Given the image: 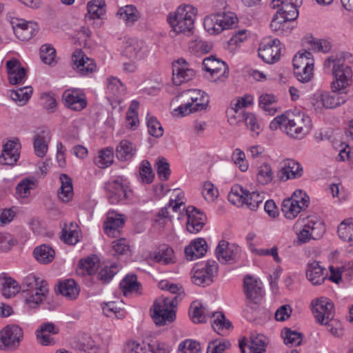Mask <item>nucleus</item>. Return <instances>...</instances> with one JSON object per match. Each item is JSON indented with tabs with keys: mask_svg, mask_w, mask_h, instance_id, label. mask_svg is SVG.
Masks as SVG:
<instances>
[{
	"mask_svg": "<svg viewBox=\"0 0 353 353\" xmlns=\"http://www.w3.org/2000/svg\"><path fill=\"white\" fill-rule=\"evenodd\" d=\"M59 179L61 185L58 192L59 198L63 202H68L73 196L72 179L65 174H61Z\"/></svg>",
	"mask_w": 353,
	"mask_h": 353,
	"instance_id": "2f4dec72",
	"label": "nucleus"
},
{
	"mask_svg": "<svg viewBox=\"0 0 353 353\" xmlns=\"http://www.w3.org/2000/svg\"><path fill=\"white\" fill-rule=\"evenodd\" d=\"M50 139V133L48 130H41L34 136V150L37 157H43L46 154Z\"/></svg>",
	"mask_w": 353,
	"mask_h": 353,
	"instance_id": "cd10ccee",
	"label": "nucleus"
},
{
	"mask_svg": "<svg viewBox=\"0 0 353 353\" xmlns=\"http://www.w3.org/2000/svg\"><path fill=\"white\" fill-rule=\"evenodd\" d=\"M325 68H332L334 81L331 83L332 92L347 93L346 89L352 83L353 70L351 66L345 63L342 56L332 55L324 62Z\"/></svg>",
	"mask_w": 353,
	"mask_h": 353,
	"instance_id": "20e7f679",
	"label": "nucleus"
},
{
	"mask_svg": "<svg viewBox=\"0 0 353 353\" xmlns=\"http://www.w3.org/2000/svg\"><path fill=\"white\" fill-rule=\"evenodd\" d=\"M185 214L188 216L187 230L192 234L200 232L205 224V215L193 206H188L186 208Z\"/></svg>",
	"mask_w": 353,
	"mask_h": 353,
	"instance_id": "aec40b11",
	"label": "nucleus"
},
{
	"mask_svg": "<svg viewBox=\"0 0 353 353\" xmlns=\"http://www.w3.org/2000/svg\"><path fill=\"white\" fill-rule=\"evenodd\" d=\"M63 99L65 105L72 110L80 111L87 105V101L84 94L77 90H65L63 94Z\"/></svg>",
	"mask_w": 353,
	"mask_h": 353,
	"instance_id": "393cba45",
	"label": "nucleus"
},
{
	"mask_svg": "<svg viewBox=\"0 0 353 353\" xmlns=\"http://www.w3.org/2000/svg\"><path fill=\"white\" fill-rule=\"evenodd\" d=\"M140 283L137 281V276L134 274L127 275L120 282V288L124 295L131 292H138L140 288Z\"/></svg>",
	"mask_w": 353,
	"mask_h": 353,
	"instance_id": "49530a36",
	"label": "nucleus"
},
{
	"mask_svg": "<svg viewBox=\"0 0 353 353\" xmlns=\"http://www.w3.org/2000/svg\"><path fill=\"white\" fill-rule=\"evenodd\" d=\"M174 250L168 245H160L154 252L153 258L157 262H162L163 264L173 263Z\"/></svg>",
	"mask_w": 353,
	"mask_h": 353,
	"instance_id": "4c0bfd02",
	"label": "nucleus"
},
{
	"mask_svg": "<svg viewBox=\"0 0 353 353\" xmlns=\"http://www.w3.org/2000/svg\"><path fill=\"white\" fill-rule=\"evenodd\" d=\"M99 268V261L96 256L88 257L85 259L80 260L77 270L79 275L95 276L97 271Z\"/></svg>",
	"mask_w": 353,
	"mask_h": 353,
	"instance_id": "c85d7f7f",
	"label": "nucleus"
},
{
	"mask_svg": "<svg viewBox=\"0 0 353 353\" xmlns=\"http://www.w3.org/2000/svg\"><path fill=\"white\" fill-rule=\"evenodd\" d=\"M272 130L281 129L290 137L301 139L312 128L310 117L301 111H289L276 117L270 123Z\"/></svg>",
	"mask_w": 353,
	"mask_h": 353,
	"instance_id": "f257e3e1",
	"label": "nucleus"
},
{
	"mask_svg": "<svg viewBox=\"0 0 353 353\" xmlns=\"http://www.w3.org/2000/svg\"><path fill=\"white\" fill-rule=\"evenodd\" d=\"M119 268L117 265L114 263L110 266L101 267L98 272L95 274L97 279L101 282L103 284L109 283L113 276L118 272Z\"/></svg>",
	"mask_w": 353,
	"mask_h": 353,
	"instance_id": "8fccbe9b",
	"label": "nucleus"
},
{
	"mask_svg": "<svg viewBox=\"0 0 353 353\" xmlns=\"http://www.w3.org/2000/svg\"><path fill=\"white\" fill-rule=\"evenodd\" d=\"M217 270L218 264L215 261H208L205 267L196 265L192 269V282L199 286L210 285L213 282Z\"/></svg>",
	"mask_w": 353,
	"mask_h": 353,
	"instance_id": "0eeeda50",
	"label": "nucleus"
},
{
	"mask_svg": "<svg viewBox=\"0 0 353 353\" xmlns=\"http://www.w3.org/2000/svg\"><path fill=\"white\" fill-rule=\"evenodd\" d=\"M301 3V0H280L277 12L285 17V19L294 21L298 17L297 6Z\"/></svg>",
	"mask_w": 353,
	"mask_h": 353,
	"instance_id": "a878e982",
	"label": "nucleus"
},
{
	"mask_svg": "<svg viewBox=\"0 0 353 353\" xmlns=\"http://www.w3.org/2000/svg\"><path fill=\"white\" fill-rule=\"evenodd\" d=\"M178 351L179 353H201L199 343L190 339L180 343Z\"/></svg>",
	"mask_w": 353,
	"mask_h": 353,
	"instance_id": "0e129e2a",
	"label": "nucleus"
},
{
	"mask_svg": "<svg viewBox=\"0 0 353 353\" xmlns=\"http://www.w3.org/2000/svg\"><path fill=\"white\" fill-rule=\"evenodd\" d=\"M196 9L190 5L179 6L176 12L168 18L172 30L176 34L190 35L192 33Z\"/></svg>",
	"mask_w": 353,
	"mask_h": 353,
	"instance_id": "39448f33",
	"label": "nucleus"
},
{
	"mask_svg": "<svg viewBox=\"0 0 353 353\" xmlns=\"http://www.w3.org/2000/svg\"><path fill=\"white\" fill-rule=\"evenodd\" d=\"M256 179L261 185H266L272 181L273 172L269 164L265 163L259 167Z\"/></svg>",
	"mask_w": 353,
	"mask_h": 353,
	"instance_id": "4d7b16f0",
	"label": "nucleus"
},
{
	"mask_svg": "<svg viewBox=\"0 0 353 353\" xmlns=\"http://www.w3.org/2000/svg\"><path fill=\"white\" fill-rule=\"evenodd\" d=\"M148 132L156 138L161 137L163 134V129L161 124L154 117H150L147 121Z\"/></svg>",
	"mask_w": 353,
	"mask_h": 353,
	"instance_id": "338daca9",
	"label": "nucleus"
},
{
	"mask_svg": "<svg viewBox=\"0 0 353 353\" xmlns=\"http://www.w3.org/2000/svg\"><path fill=\"white\" fill-rule=\"evenodd\" d=\"M338 234L340 239L344 241H353V218L345 219L339 224Z\"/></svg>",
	"mask_w": 353,
	"mask_h": 353,
	"instance_id": "de8ad7c7",
	"label": "nucleus"
},
{
	"mask_svg": "<svg viewBox=\"0 0 353 353\" xmlns=\"http://www.w3.org/2000/svg\"><path fill=\"white\" fill-rule=\"evenodd\" d=\"M203 65L205 70L209 72L212 77H216L214 80V81L223 82L228 77L229 68L226 63L214 56L205 58L203 61Z\"/></svg>",
	"mask_w": 353,
	"mask_h": 353,
	"instance_id": "9b49d317",
	"label": "nucleus"
},
{
	"mask_svg": "<svg viewBox=\"0 0 353 353\" xmlns=\"http://www.w3.org/2000/svg\"><path fill=\"white\" fill-rule=\"evenodd\" d=\"M261 285V282L259 280L254 279L253 276L247 275L244 278V292L247 299L249 300L247 307L252 308V305L257 304L259 300L262 298L263 292Z\"/></svg>",
	"mask_w": 353,
	"mask_h": 353,
	"instance_id": "ddd939ff",
	"label": "nucleus"
},
{
	"mask_svg": "<svg viewBox=\"0 0 353 353\" xmlns=\"http://www.w3.org/2000/svg\"><path fill=\"white\" fill-rule=\"evenodd\" d=\"M303 174L301 165L294 159H285L281 163V168L277 173L278 178L283 181L301 177Z\"/></svg>",
	"mask_w": 353,
	"mask_h": 353,
	"instance_id": "6ab92c4d",
	"label": "nucleus"
},
{
	"mask_svg": "<svg viewBox=\"0 0 353 353\" xmlns=\"http://www.w3.org/2000/svg\"><path fill=\"white\" fill-rule=\"evenodd\" d=\"M11 24L16 37L22 41L30 39L39 30L37 23L23 19H13Z\"/></svg>",
	"mask_w": 353,
	"mask_h": 353,
	"instance_id": "dca6fc26",
	"label": "nucleus"
},
{
	"mask_svg": "<svg viewBox=\"0 0 353 353\" xmlns=\"http://www.w3.org/2000/svg\"><path fill=\"white\" fill-rule=\"evenodd\" d=\"M168 292L172 296L159 297L154 301L153 308L151 309V316L158 326L165 325L175 320L174 308L184 296L182 288L174 283H170Z\"/></svg>",
	"mask_w": 353,
	"mask_h": 353,
	"instance_id": "f03ea898",
	"label": "nucleus"
},
{
	"mask_svg": "<svg viewBox=\"0 0 353 353\" xmlns=\"http://www.w3.org/2000/svg\"><path fill=\"white\" fill-rule=\"evenodd\" d=\"M208 248L206 241L203 238H198L192 240L190 243L185 248L184 253L188 261H194L203 256Z\"/></svg>",
	"mask_w": 353,
	"mask_h": 353,
	"instance_id": "b1692460",
	"label": "nucleus"
},
{
	"mask_svg": "<svg viewBox=\"0 0 353 353\" xmlns=\"http://www.w3.org/2000/svg\"><path fill=\"white\" fill-rule=\"evenodd\" d=\"M280 41L277 39L262 42L258 52L259 56L267 63H274L280 58Z\"/></svg>",
	"mask_w": 353,
	"mask_h": 353,
	"instance_id": "4468645a",
	"label": "nucleus"
},
{
	"mask_svg": "<svg viewBox=\"0 0 353 353\" xmlns=\"http://www.w3.org/2000/svg\"><path fill=\"white\" fill-rule=\"evenodd\" d=\"M182 101H188L192 104L193 108L199 111L205 110L208 106L209 97L201 90L192 89L183 91L181 95Z\"/></svg>",
	"mask_w": 353,
	"mask_h": 353,
	"instance_id": "f3484780",
	"label": "nucleus"
},
{
	"mask_svg": "<svg viewBox=\"0 0 353 353\" xmlns=\"http://www.w3.org/2000/svg\"><path fill=\"white\" fill-rule=\"evenodd\" d=\"M210 318L212 327L220 335L226 334L232 327V323L226 319L225 315L221 312L211 313Z\"/></svg>",
	"mask_w": 353,
	"mask_h": 353,
	"instance_id": "bb28decb",
	"label": "nucleus"
},
{
	"mask_svg": "<svg viewBox=\"0 0 353 353\" xmlns=\"http://www.w3.org/2000/svg\"><path fill=\"white\" fill-rule=\"evenodd\" d=\"M117 17L127 26H132L138 20L139 12L134 6L128 5L118 10Z\"/></svg>",
	"mask_w": 353,
	"mask_h": 353,
	"instance_id": "7c9ffc66",
	"label": "nucleus"
},
{
	"mask_svg": "<svg viewBox=\"0 0 353 353\" xmlns=\"http://www.w3.org/2000/svg\"><path fill=\"white\" fill-rule=\"evenodd\" d=\"M139 174L143 182L145 183H150L152 182L154 174L152 172V166L148 161L143 160L141 162Z\"/></svg>",
	"mask_w": 353,
	"mask_h": 353,
	"instance_id": "774afa93",
	"label": "nucleus"
},
{
	"mask_svg": "<svg viewBox=\"0 0 353 353\" xmlns=\"http://www.w3.org/2000/svg\"><path fill=\"white\" fill-rule=\"evenodd\" d=\"M107 198L110 203L116 205L128 197L129 188L121 177L105 183Z\"/></svg>",
	"mask_w": 353,
	"mask_h": 353,
	"instance_id": "6e6552de",
	"label": "nucleus"
},
{
	"mask_svg": "<svg viewBox=\"0 0 353 353\" xmlns=\"http://www.w3.org/2000/svg\"><path fill=\"white\" fill-rule=\"evenodd\" d=\"M77 225L76 223H71L69 228L68 229L65 226L62 229L61 239L65 243L70 245H75L79 241V232L77 230Z\"/></svg>",
	"mask_w": 353,
	"mask_h": 353,
	"instance_id": "09e8293b",
	"label": "nucleus"
},
{
	"mask_svg": "<svg viewBox=\"0 0 353 353\" xmlns=\"http://www.w3.org/2000/svg\"><path fill=\"white\" fill-rule=\"evenodd\" d=\"M32 94V88L30 86L20 88L16 90H12L10 92V98L22 104H25L30 98Z\"/></svg>",
	"mask_w": 353,
	"mask_h": 353,
	"instance_id": "13d9d810",
	"label": "nucleus"
},
{
	"mask_svg": "<svg viewBox=\"0 0 353 353\" xmlns=\"http://www.w3.org/2000/svg\"><path fill=\"white\" fill-rule=\"evenodd\" d=\"M305 208H302L298 203H294L293 199H285L281 205V210L285 218L288 219H294L296 216Z\"/></svg>",
	"mask_w": 353,
	"mask_h": 353,
	"instance_id": "37998d69",
	"label": "nucleus"
},
{
	"mask_svg": "<svg viewBox=\"0 0 353 353\" xmlns=\"http://www.w3.org/2000/svg\"><path fill=\"white\" fill-rule=\"evenodd\" d=\"M36 180L23 179L16 188L17 194L21 198H27L30 194V190L36 187Z\"/></svg>",
	"mask_w": 353,
	"mask_h": 353,
	"instance_id": "052dcab7",
	"label": "nucleus"
},
{
	"mask_svg": "<svg viewBox=\"0 0 353 353\" xmlns=\"http://www.w3.org/2000/svg\"><path fill=\"white\" fill-rule=\"evenodd\" d=\"M236 21V16L233 12H216L205 17L203 26L210 34H217L223 30L232 28Z\"/></svg>",
	"mask_w": 353,
	"mask_h": 353,
	"instance_id": "423d86ee",
	"label": "nucleus"
},
{
	"mask_svg": "<svg viewBox=\"0 0 353 353\" xmlns=\"http://www.w3.org/2000/svg\"><path fill=\"white\" fill-rule=\"evenodd\" d=\"M195 74L194 70L188 68V63L184 59H179L172 64V81L174 85H180L191 80Z\"/></svg>",
	"mask_w": 353,
	"mask_h": 353,
	"instance_id": "a211bd4d",
	"label": "nucleus"
},
{
	"mask_svg": "<svg viewBox=\"0 0 353 353\" xmlns=\"http://www.w3.org/2000/svg\"><path fill=\"white\" fill-rule=\"evenodd\" d=\"M23 336L22 329L17 325H9L0 331V341L4 349L14 350Z\"/></svg>",
	"mask_w": 353,
	"mask_h": 353,
	"instance_id": "9d476101",
	"label": "nucleus"
},
{
	"mask_svg": "<svg viewBox=\"0 0 353 353\" xmlns=\"http://www.w3.org/2000/svg\"><path fill=\"white\" fill-rule=\"evenodd\" d=\"M241 248L239 245L222 240L221 241L215 250L216 256L219 261L221 263H234L236 262L241 254Z\"/></svg>",
	"mask_w": 353,
	"mask_h": 353,
	"instance_id": "1a4fd4ad",
	"label": "nucleus"
},
{
	"mask_svg": "<svg viewBox=\"0 0 353 353\" xmlns=\"http://www.w3.org/2000/svg\"><path fill=\"white\" fill-rule=\"evenodd\" d=\"M4 282L2 284L1 292L6 298H11L22 291V283L21 285L14 279L6 276L3 274Z\"/></svg>",
	"mask_w": 353,
	"mask_h": 353,
	"instance_id": "e433bc0d",
	"label": "nucleus"
},
{
	"mask_svg": "<svg viewBox=\"0 0 353 353\" xmlns=\"http://www.w3.org/2000/svg\"><path fill=\"white\" fill-rule=\"evenodd\" d=\"M157 172L162 181H167L170 174V165L164 157L158 158L156 162Z\"/></svg>",
	"mask_w": 353,
	"mask_h": 353,
	"instance_id": "e2e57ef3",
	"label": "nucleus"
},
{
	"mask_svg": "<svg viewBox=\"0 0 353 353\" xmlns=\"http://www.w3.org/2000/svg\"><path fill=\"white\" fill-rule=\"evenodd\" d=\"M302 220L305 224V228L307 229L312 234V239H319L325 232V227L323 221L314 215L304 216L302 214L298 221Z\"/></svg>",
	"mask_w": 353,
	"mask_h": 353,
	"instance_id": "5701e85b",
	"label": "nucleus"
},
{
	"mask_svg": "<svg viewBox=\"0 0 353 353\" xmlns=\"http://www.w3.org/2000/svg\"><path fill=\"white\" fill-rule=\"evenodd\" d=\"M294 71L301 68L314 67V59L312 53L309 51H299L293 59Z\"/></svg>",
	"mask_w": 353,
	"mask_h": 353,
	"instance_id": "a19ab883",
	"label": "nucleus"
},
{
	"mask_svg": "<svg viewBox=\"0 0 353 353\" xmlns=\"http://www.w3.org/2000/svg\"><path fill=\"white\" fill-rule=\"evenodd\" d=\"M59 292L70 300L76 299L79 294V288L73 279H67L59 285Z\"/></svg>",
	"mask_w": 353,
	"mask_h": 353,
	"instance_id": "c9c22d12",
	"label": "nucleus"
},
{
	"mask_svg": "<svg viewBox=\"0 0 353 353\" xmlns=\"http://www.w3.org/2000/svg\"><path fill=\"white\" fill-rule=\"evenodd\" d=\"M22 292L25 294V305L29 308L36 309L48 299L50 294L49 284L42 277L30 274L22 281Z\"/></svg>",
	"mask_w": 353,
	"mask_h": 353,
	"instance_id": "7ed1b4c3",
	"label": "nucleus"
},
{
	"mask_svg": "<svg viewBox=\"0 0 353 353\" xmlns=\"http://www.w3.org/2000/svg\"><path fill=\"white\" fill-rule=\"evenodd\" d=\"M324 270L319 262L314 261L308 263L306 276L313 285H321L327 278V275L324 274Z\"/></svg>",
	"mask_w": 353,
	"mask_h": 353,
	"instance_id": "c756f323",
	"label": "nucleus"
},
{
	"mask_svg": "<svg viewBox=\"0 0 353 353\" xmlns=\"http://www.w3.org/2000/svg\"><path fill=\"white\" fill-rule=\"evenodd\" d=\"M146 52L147 46L144 41L129 39L125 42L122 54L130 61H138L145 57Z\"/></svg>",
	"mask_w": 353,
	"mask_h": 353,
	"instance_id": "2eb2a0df",
	"label": "nucleus"
},
{
	"mask_svg": "<svg viewBox=\"0 0 353 353\" xmlns=\"http://www.w3.org/2000/svg\"><path fill=\"white\" fill-rule=\"evenodd\" d=\"M312 310L316 321L321 324L328 325L334 319V304L327 298L317 299Z\"/></svg>",
	"mask_w": 353,
	"mask_h": 353,
	"instance_id": "f8f14e48",
	"label": "nucleus"
},
{
	"mask_svg": "<svg viewBox=\"0 0 353 353\" xmlns=\"http://www.w3.org/2000/svg\"><path fill=\"white\" fill-rule=\"evenodd\" d=\"M284 343L287 345L297 346L301 344L303 336L301 333L285 327L281 332Z\"/></svg>",
	"mask_w": 353,
	"mask_h": 353,
	"instance_id": "5fc2aeb1",
	"label": "nucleus"
},
{
	"mask_svg": "<svg viewBox=\"0 0 353 353\" xmlns=\"http://www.w3.org/2000/svg\"><path fill=\"white\" fill-rule=\"evenodd\" d=\"M183 202L177 203L175 201H170L169 203L164 208H162L157 213L154 221L158 223L161 228H163L168 220H171V216H169V209H172L173 212L177 210L183 205Z\"/></svg>",
	"mask_w": 353,
	"mask_h": 353,
	"instance_id": "473e14b6",
	"label": "nucleus"
},
{
	"mask_svg": "<svg viewBox=\"0 0 353 353\" xmlns=\"http://www.w3.org/2000/svg\"><path fill=\"white\" fill-rule=\"evenodd\" d=\"M107 82L108 92L113 97H119L125 94V88L119 79L109 77Z\"/></svg>",
	"mask_w": 353,
	"mask_h": 353,
	"instance_id": "6e6d98bb",
	"label": "nucleus"
},
{
	"mask_svg": "<svg viewBox=\"0 0 353 353\" xmlns=\"http://www.w3.org/2000/svg\"><path fill=\"white\" fill-rule=\"evenodd\" d=\"M124 219L122 218L108 216L104 223V231L112 237H117L120 234V228L124 225Z\"/></svg>",
	"mask_w": 353,
	"mask_h": 353,
	"instance_id": "58836bf2",
	"label": "nucleus"
},
{
	"mask_svg": "<svg viewBox=\"0 0 353 353\" xmlns=\"http://www.w3.org/2000/svg\"><path fill=\"white\" fill-rule=\"evenodd\" d=\"M332 94L325 92L320 95V101L322 105L325 108H335L345 103L346 98L344 96H340L338 92H333Z\"/></svg>",
	"mask_w": 353,
	"mask_h": 353,
	"instance_id": "72a5a7b5",
	"label": "nucleus"
},
{
	"mask_svg": "<svg viewBox=\"0 0 353 353\" xmlns=\"http://www.w3.org/2000/svg\"><path fill=\"white\" fill-rule=\"evenodd\" d=\"M105 1L103 0H93L87 6L88 14L90 19H99L105 13Z\"/></svg>",
	"mask_w": 353,
	"mask_h": 353,
	"instance_id": "864d4df0",
	"label": "nucleus"
},
{
	"mask_svg": "<svg viewBox=\"0 0 353 353\" xmlns=\"http://www.w3.org/2000/svg\"><path fill=\"white\" fill-rule=\"evenodd\" d=\"M192 321L195 323L206 322L211 313L208 312L201 303L193 302L189 312Z\"/></svg>",
	"mask_w": 353,
	"mask_h": 353,
	"instance_id": "f704fd0d",
	"label": "nucleus"
},
{
	"mask_svg": "<svg viewBox=\"0 0 353 353\" xmlns=\"http://www.w3.org/2000/svg\"><path fill=\"white\" fill-rule=\"evenodd\" d=\"M135 150L131 142L122 140L116 148V156L121 161L130 159L134 154Z\"/></svg>",
	"mask_w": 353,
	"mask_h": 353,
	"instance_id": "c03bdc74",
	"label": "nucleus"
},
{
	"mask_svg": "<svg viewBox=\"0 0 353 353\" xmlns=\"http://www.w3.org/2000/svg\"><path fill=\"white\" fill-rule=\"evenodd\" d=\"M247 191L239 185H234L231 188L228 194V201L234 205L242 206L245 204Z\"/></svg>",
	"mask_w": 353,
	"mask_h": 353,
	"instance_id": "3c124183",
	"label": "nucleus"
},
{
	"mask_svg": "<svg viewBox=\"0 0 353 353\" xmlns=\"http://www.w3.org/2000/svg\"><path fill=\"white\" fill-rule=\"evenodd\" d=\"M55 57L56 51L51 45L44 44L41 46L40 57L44 63L51 65L54 61Z\"/></svg>",
	"mask_w": 353,
	"mask_h": 353,
	"instance_id": "69168bd1",
	"label": "nucleus"
},
{
	"mask_svg": "<svg viewBox=\"0 0 353 353\" xmlns=\"http://www.w3.org/2000/svg\"><path fill=\"white\" fill-rule=\"evenodd\" d=\"M113 148L108 147L103 148L99 152L95 158L94 163L100 168H106L113 163Z\"/></svg>",
	"mask_w": 353,
	"mask_h": 353,
	"instance_id": "a18cd8bd",
	"label": "nucleus"
},
{
	"mask_svg": "<svg viewBox=\"0 0 353 353\" xmlns=\"http://www.w3.org/2000/svg\"><path fill=\"white\" fill-rule=\"evenodd\" d=\"M19 143L14 141H9L3 145L0 155V164L14 165L19 159Z\"/></svg>",
	"mask_w": 353,
	"mask_h": 353,
	"instance_id": "4be33fe9",
	"label": "nucleus"
},
{
	"mask_svg": "<svg viewBox=\"0 0 353 353\" xmlns=\"http://www.w3.org/2000/svg\"><path fill=\"white\" fill-rule=\"evenodd\" d=\"M54 250L49 245L43 244L34 250L35 259L41 263L46 264L54 258Z\"/></svg>",
	"mask_w": 353,
	"mask_h": 353,
	"instance_id": "79ce46f5",
	"label": "nucleus"
},
{
	"mask_svg": "<svg viewBox=\"0 0 353 353\" xmlns=\"http://www.w3.org/2000/svg\"><path fill=\"white\" fill-rule=\"evenodd\" d=\"M290 21L276 12L270 23V28L274 32H288L292 29L289 26Z\"/></svg>",
	"mask_w": 353,
	"mask_h": 353,
	"instance_id": "603ef678",
	"label": "nucleus"
},
{
	"mask_svg": "<svg viewBox=\"0 0 353 353\" xmlns=\"http://www.w3.org/2000/svg\"><path fill=\"white\" fill-rule=\"evenodd\" d=\"M259 106L262 108L270 115H273L276 112V109L270 107L276 102V97L273 94H264L259 97Z\"/></svg>",
	"mask_w": 353,
	"mask_h": 353,
	"instance_id": "680f3d73",
	"label": "nucleus"
},
{
	"mask_svg": "<svg viewBox=\"0 0 353 353\" xmlns=\"http://www.w3.org/2000/svg\"><path fill=\"white\" fill-rule=\"evenodd\" d=\"M72 61L74 68L81 75H88L94 72L96 69V64L93 59L86 57L84 52L79 49L72 54Z\"/></svg>",
	"mask_w": 353,
	"mask_h": 353,
	"instance_id": "412c9836",
	"label": "nucleus"
},
{
	"mask_svg": "<svg viewBox=\"0 0 353 353\" xmlns=\"http://www.w3.org/2000/svg\"><path fill=\"white\" fill-rule=\"evenodd\" d=\"M245 195L246 201L244 205H246L251 210H256L265 199L264 194H260L257 192H252L251 193L247 192Z\"/></svg>",
	"mask_w": 353,
	"mask_h": 353,
	"instance_id": "bf43d9fd",
	"label": "nucleus"
},
{
	"mask_svg": "<svg viewBox=\"0 0 353 353\" xmlns=\"http://www.w3.org/2000/svg\"><path fill=\"white\" fill-rule=\"evenodd\" d=\"M268 345V339L263 334L252 333L248 345L252 353H263Z\"/></svg>",
	"mask_w": 353,
	"mask_h": 353,
	"instance_id": "ea45409f",
	"label": "nucleus"
}]
</instances>
